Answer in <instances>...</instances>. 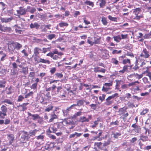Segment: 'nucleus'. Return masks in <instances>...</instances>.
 Masks as SVG:
<instances>
[{"mask_svg":"<svg viewBox=\"0 0 151 151\" xmlns=\"http://www.w3.org/2000/svg\"><path fill=\"white\" fill-rule=\"evenodd\" d=\"M37 132V130L35 129L33 131H30L29 132V134L30 136H30H35L36 133Z\"/></svg>","mask_w":151,"mask_h":151,"instance_id":"obj_34","label":"nucleus"},{"mask_svg":"<svg viewBox=\"0 0 151 151\" xmlns=\"http://www.w3.org/2000/svg\"><path fill=\"white\" fill-rule=\"evenodd\" d=\"M36 11L35 8L33 7H31L30 6H28L27 7V12H29L31 14L34 13Z\"/></svg>","mask_w":151,"mask_h":151,"instance_id":"obj_11","label":"nucleus"},{"mask_svg":"<svg viewBox=\"0 0 151 151\" xmlns=\"http://www.w3.org/2000/svg\"><path fill=\"white\" fill-rule=\"evenodd\" d=\"M108 18L109 19L112 21H116L117 20V18L116 17H112L111 15H109L108 16Z\"/></svg>","mask_w":151,"mask_h":151,"instance_id":"obj_44","label":"nucleus"},{"mask_svg":"<svg viewBox=\"0 0 151 151\" xmlns=\"http://www.w3.org/2000/svg\"><path fill=\"white\" fill-rule=\"evenodd\" d=\"M17 12L18 14L21 15H24L26 13L27 11V9H25V8L23 7H20L19 8V9L17 10Z\"/></svg>","mask_w":151,"mask_h":151,"instance_id":"obj_7","label":"nucleus"},{"mask_svg":"<svg viewBox=\"0 0 151 151\" xmlns=\"http://www.w3.org/2000/svg\"><path fill=\"white\" fill-rule=\"evenodd\" d=\"M57 127L58 128L61 129L63 126V124L61 123H58L57 124Z\"/></svg>","mask_w":151,"mask_h":151,"instance_id":"obj_62","label":"nucleus"},{"mask_svg":"<svg viewBox=\"0 0 151 151\" xmlns=\"http://www.w3.org/2000/svg\"><path fill=\"white\" fill-rule=\"evenodd\" d=\"M114 40L117 42H119L120 40H121V38L120 35L114 36Z\"/></svg>","mask_w":151,"mask_h":151,"instance_id":"obj_32","label":"nucleus"},{"mask_svg":"<svg viewBox=\"0 0 151 151\" xmlns=\"http://www.w3.org/2000/svg\"><path fill=\"white\" fill-rule=\"evenodd\" d=\"M40 50V49L38 47H35L34 49V53L35 55L37 56L39 55V51Z\"/></svg>","mask_w":151,"mask_h":151,"instance_id":"obj_31","label":"nucleus"},{"mask_svg":"<svg viewBox=\"0 0 151 151\" xmlns=\"http://www.w3.org/2000/svg\"><path fill=\"white\" fill-rule=\"evenodd\" d=\"M82 134V133H79L77 132H75L74 133L70 134L69 136L70 138H76L77 137H80Z\"/></svg>","mask_w":151,"mask_h":151,"instance_id":"obj_17","label":"nucleus"},{"mask_svg":"<svg viewBox=\"0 0 151 151\" xmlns=\"http://www.w3.org/2000/svg\"><path fill=\"white\" fill-rule=\"evenodd\" d=\"M24 98V97L22 95H19L18 97L17 101L18 102H20L22 101Z\"/></svg>","mask_w":151,"mask_h":151,"instance_id":"obj_56","label":"nucleus"},{"mask_svg":"<svg viewBox=\"0 0 151 151\" xmlns=\"http://www.w3.org/2000/svg\"><path fill=\"white\" fill-rule=\"evenodd\" d=\"M139 140H142L143 142H145L148 141L149 139L147 136L144 135L142 134H141L140 135V138Z\"/></svg>","mask_w":151,"mask_h":151,"instance_id":"obj_18","label":"nucleus"},{"mask_svg":"<svg viewBox=\"0 0 151 151\" xmlns=\"http://www.w3.org/2000/svg\"><path fill=\"white\" fill-rule=\"evenodd\" d=\"M143 17V15H137L135 16L133 18L134 19L139 20L141 18Z\"/></svg>","mask_w":151,"mask_h":151,"instance_id":"obj_52","label":"nucleus"},{"mask_svg":"<svg viewBox=\"0 0 151 151\" xmlns=\"http://www.w3.org/2000/svg\"><path fill=\"white\" fill-rule=\"evenodd\" d=\"M132 76H133L139 79L140 78H141L143 76L142 74L139 75L137 73H134L132 75Z\"/></svg>","mask_w":151,"mask_h":151,"instance_id":"obj_26","label":"nucleus"},{"mask_svg":"<svg viewBox=\"0 0 151 151\" xmlns=\"http://www.w3.org/2000/svg\"><path fill=\"white\" fill-rule=\"evenodd\" d=\"M118 95L119 94L118 93H116L111 96H109L108 98L106 99V101H107V100H110L115 97H117L118 96Z\"/></svg>","mask_w":151,"mask_h":151,"instance_id":"obj_23","label":"nucleus"},{"mask_svg":"<svg viewBox=\"0 0 151 151\" xmlns=\"http://www.w3.org/2000/svg\"><path fill=\"white\" fill-rule=\"evenodd\" d=\"M80 121L82 122H88L89 119H87L86 117L85 116L81 117L80 119Z\"/></svg>","mask_w":151,"mask_h":151,"instance_id":"obj_28","label":"nucleus"},{"mask_svg":"<svg viewBox=\"0 0 151 151\" xmlns=\"http://www.w3.org/2000/svg\"><path fill=\"white\" fill-rule=\"evenodd\" d=\"M66 91L65 90L62 89L61 86H58L57 88L56 91L54 92L52 96L58 94V96L61 98L65 97Z\"/></svg>","mask_w":151,"mask_h":151,"instance_id":"obj_3","label":"nucleus"},{"mask_svg":"<svg viewBox=\"0 0 151 151\" xmlns=\"http://www.w3.org/2000/svg\"><path fill=\"white\" fill-rule=\"evenodd\" d=\"M142 80L145 84L150 83V82L148 81V78L146 77H144L143 78Z\"/></svg>","mask_w":151,"mask_h":151,"instance_id":"obj_53","label":"nucleus"},{"mask_svg":"<svg viewBox=\"0 0 151 151\" xmlns=\"http://www.w3.org/2000/svg\"><path fill=\"white\" fill-rule=\"evenodd\" d=\"M119 121L117 120L114 122H112L110 123V125H113L118 126L119 125Z\"/></svg>","mask_w":151,"mask_h":151,"instance_id":"obj_49","label":"nucleus"},{"mask_svg":"<svg viewBox=\"0 0 151 151\" xmlns=\"http://www.w3.org/2000/svg\"><path fill=\"white\" fill-rule=\"evenodd\" d=\"M28 103H24L22 105V111H24L27 109L26 106L28 104Z\"/></svg>","mask_w":151,"mask_h":151,"instance_id":"obj_33","label":"nucleus"},{"mask_svg":"<svg viewBox=\"0 0 151 151\" xmlns=\"http://www.w3.org/2000/svg\"><path fill=\"white\" fill-rule=\"evenodd\" d=\"M34 93L32 91L30 92L25 96V98H27L33 95Z\"/></svg>","mask_w":151,"mask_h":151,"instance_id":"obj_40","label":"nucleus"},{"mask_svg":"<svg viewBox=\"0 0 151 151\" xmlns=\"http://www.w3.org/2000/svg\"><path fill=\"white\" fill-rule=\"evenodd\" d=\"M85 102V100L84 99L80 100L77 101V102L76 105L77 106H81L83 105Z\"/></svg>","mask_w":151,"mask_h":151,"instance_id":"obj_24","label":"nucleus"},{"mask_svg":"<svg viewBox=\"0 0 151 151\" xmlns=\"http://www.w3.org/2000/svg\"><path fill=\"white\" fill-rule=\"evenodd\" d=\"M149 111V109H144L140 113L141 115H144Z\"/></svg>","mask_w":151,"mask_h":151,"instance_id":"obj_46","label":"nucleus"},{"mask_svg":"<svg viewBox=\"0 0 151 151\" xmlns=\"http://www.w3.org/2000/svg\"><path fill=\"white\" fill-rule=\"evenodd\" d=\"M55 36V35L54 34H50L47 37V38L50 40H51Z\"/></svg>","mask_w":151,"mask_h":151,"instance_id":"obj_35","label":"nucleus"},{"mask_svg":"<svg viewBox=\"0 0 151 151\" xmlns=\"http://www.w3.org/2000/svg\"><path fill=\"white\" fill-rule=\"evenodd\" d=\"M56 71V68H51L50 71V73L52 74H54Z\"/></svg>","mask_w":151,"mask_h":151,"instance_id":"obj_64","label":"nucleus"},{"mask_svg":"<svg viewBox=\"0 0 151 151\" xmlns=\"http://www.w3.org/2000/svg\"><path fill=\"white\" fill-rule=\"evenodd\" d=\"M3 102L4 103H6L8 104L12 105L13 104V103L9 99H5L3 101Z\"/></svg>","mask_w":151,"mask_h":151,"instance_id":"obj_51","label":"nucleus"},{"mask_svg":"<svg viewBox=\"0 0 151 151\" xmlns=\"http://www.w3.org/2000/svg\"><path fill=\"white\" fill-rule=\"evenodd\" d=\"M27 114L29 116L31 117L30 118V119H32L34 121L38 119H40L41 118L39 115L37 114H32L29 112H28Z\"/></svg>","mask_w":151,"mask_h":151,"instance_id":"obj_9","label":"nucleus"},{"mask_svg":"<svg viewBox=\"0 0 151 151\" xmlns=\"http://www.w3.org/2000/svg\"><path fill=\"white\" fill-rule=\"evenodd\" d=\"M100 1L99 6L100 8H103L106 4V0H99Z\"/></svg>","mask_w":151,"mask_h":151,"instance_id":"obj_21","label":"nucleus"},{"mask_svg":"<svg viewBox=\"0 0 151 151\" xmlns=\"http://www.w3.org/2000/svg\"><path fill=\"white\" fill-rule=\"evenodd\" d=\"M133 130L136 133H139L141 131V128L140 127L138 126Z\"/></svg>","mask_w":151,"mask_h":151,"instance_id":"obj_50","label":"nucleus"},{"mask_svg":"<svg viewBox=\"0 0 151 151\" xmlns=\"http://www.w3.org/2000/svg\"><path fill=\"white\" fill-rule=\"evenodd\" d=\"M56 88V86L55 85L53 84L51 87L52 91V95L53 93L54 92H55V91H55V89Z\"/></svg>","mask_w":151,"mask_h":151,"instance_id":"obj_58","label":"nucleus"},{"mask_svg":"<svg viewBox=\"0 0 151 151\" xmlns=\"http://www.w3.org/2000/svg\"><path fill=\"white\" fill-rule=\"evenodd\" d=\"M150 56L149 52L145 48H143L141 53L140 55V56L144 58H147Z\"/></svg>","mask_w":151,"mask_h":151,"instance_id":"obj_6","label":"nucleus"},{"mask_svg":"<svg viewBox=\"0 0 151 151\" xmlns=\"http://www.w3.org/2000/svg\"><path fill=\"white\" fill-rule=\"evenodd\" d=\"M27 70L28 68H26L23 67L22 68V72L24 74H26L27 72Z\"/></svg>","mask_w":151,"mask_h":151,"instance_id":"obj_61","label":"nucleus"},{"mask_svg":"<svg viewBox=\"0 0 151 151\" xmlns=\"http://www.w3.org/2000/svg\"><path fill=\"white\" fill-rule=\"evenodd\" d=\"M5 6L6 4L4 2H0V7H1L3 11L5 9Z\"/></svg>","mask_w":151,"mask_h":151,"instance_id":"obj_48","label":"nucleus"},{"mask_svg":"<svg viewBox=\"0 0 151 151\" xmlns=\"http://www.w3.org/2000/svg\"><path fill=\"white\" fill-rule=\"evenodd\" d=\"M37 100L38 102H40L43 105H47V102L45 101L47 100V98L42 95L39 94L38 95L37 97Z\"/></svg>","mask_w":151,"mask_h":151,"instance_id":"obj_4","label":"nucleus"},{"mask_svg":"<svg viewBox=\"0 0 151 151\" xmlns=\"http://www.w3.org/2000/svg\"><path fill=\"white\" fill-rule=\"evenodd\" d=\"M57 131V129L54 126H52V127H50L49 129H48L47 132L48 133H55Z\"/></svg>","mask_w":151,"mask_h":151,"instance_id":"obj_12","label":"nucleus"},{"mask_svg":"<svg viewBox=\"0 0 151 151\" xmlns=\"http://www.w3.org/2000/svg\"><path fill=\"white\" fill-rule=\"evenodd\" d=\"M130 62H131L130 59H127L123 60L122 63L124 64H125L127 63H129V64H130Z\"/></svg>","mask_w":151,"mask_h":151,"instance_id":"obj_41","label":"nucleus"},{"mask_svg":"<svg viewBox=\"0 0 151 151\" xmlns=\"http://www.w3.org/2000/svg\"><path fill=\"white\" fill-rule=\"evenodd\" d=\"M111 63L114 64L116 65H118V61L115 58H113L112 59Z\"/></svg>","mask_w":151,"mask_h":151,"instance_id":"obj_45","label":"nucleus"},{"mask_svg":"<svg viewBox=\"0 0 151 151\" xmlns=\"http://www.w3.org/2000/svg\"><path fill=\"white\" fill-rule=\"evenodd\" d=\"M129 66L125 65L123 67V69L122 70H120L119 71V73H124L125 71H128V68L129 67Z\"/></svg>","mask_w":151,"mask_h":151,"instance_id":"obj_25","label":"nucleus"},{"mask_svg":"<svg viewBox=\"0 0 151 151\" xmlns=\"http://www.w3.org/2000/svg\"><path fill=\"white\" fill-rule=\"evenodd\" d=\"M55 78H61L63 77V75L61 73H56L55 74Z\"/></svg>","mask_w":151,"mask_h":151,"instance_id":"obj_37","label":"nucleus"},{"mask_svg":"<svg viewBox=\"0 0 151 151\" xmlns=\"http://www.w3.org/2000/svg\"><path fill=\"white\" fill-rule=\"evenodd\" d=\"M141 10L139 8H137L136 9H134L133 13L136 16L139 14V13L141 12Z\"/></svg>","mask_w":151,"mask_h":151,"instance_id":"obj_22","label":"nucleus"},{"mask_svg":"<svg viewBox=\"0 0 151 151\" xmlns=\"http://www.w3.org/2000/svg\"><path fill=\"white\" fill-rule=\"evenodd\" d=\"M106 95L103 94L102 95V96H100L99 97V99L101 101H102L105 99Z\"/></svg>","mask_w":151,"mask_h":151,"instance_id":"obj_57","label":"nucleus"},{"mask_svg":"<svg viewBox=\"0 0 151 151\" xmlns=\"http://www.w3.org/2000/svg\"><path fill=\"white\" fill-rule=\"evenodd\" d=\"M50 119L49 120V122H52L54 119H57V116L54 113H52L50 114Z\"/></svg>","mask_w":151,"mask_h":151,"instance_id":"obj_14","label":"nucleus"},{"mask_svg":"<svg viewBox=\"0 0 151 151\" xmlns=\"http://www.w3.org/2000/svg\"><path fill=\"white\" fill-rule=\"evenodd\" d=\"M145 39H148L149 38H151V35L150 33L145 34V36L143 37Z\"/></svg>","mask_w":151,"mask_h":151,"instance_id":"obj_59","label":"nucleus"},{"mask_svg":"<svg viewBox=\"0 0 151 151\" xmlns=\"http://www.w3.org/2000/svg\"><path fill=\"white\" fill-rule=\"evenodd\" d=\"M37 83H34L32 84L31 86V88L34 90L36 89L37 88Z\"/></svg>","mask_w":151,"mask_h":151,"instance_id":"obj_60","label":"nucleus"},{"mask_svg":"<svg viewBox=\"0 0 151 151\" xmlns=\"http://www.w3.org/2000/svg\"><path fill=\"white\" fill-rule=\"evenodd\" d=\"M13 19V18L12 17L8 18L2 17L1 18V20L2 22L7 23L10 22Z\"/></svg>","mask_w":151,"mask_h":151,"instance_id":"obj_15","label":"nucleus"},{"mask_svg":"<svg viewBox=\"0 0 151 151\" xmlns=\"http://www.w3.org/2000/svg\"><path fill=\"white\" fill-rule=\"evenodd\" d=\"M122 51L121 50H114L112 51V54L113 55L115 54H118L121 53Z\"/></svg>","mask_w":151,"mask_h":151,"instance_id":"obj_43","label":"nucleus"},{"mask_svg":"<svg viewBox=\"0 0 151 151\" xmlns=\"http://www.w3.org/2000/svg\"><path fill=\"white\" fill-rule=\"evenodd\" d=\"M112 85V82H110L109 83H105L104 84V86L105 87H109L110 86H111Z\"/></svg>","mask_w":151,"mask_h":151,"instance_id":"obj_55","label":"nucleus"},{"mask_svg":"<svg viewBox=\"0 0 151 151\" xmlns=\"http://www.w3.org/2000/svg\"><path fill=\"white\" fill-rule=\"evenodd\" d=\"M11 29L10 27H5L4 25L0 24V31L2 32H5L7 30H9Z\"/></svg>","mask_w":151,"mask_h":151,"instance_id":"obj_16","label":"nucleus"},{"mask_svg":"<svg viewBox=\"0 0 151 151\" xmlns=\"http://www.w3.org/2000/svg\"><path fill=\"white\" fill-rule=\"evenodd\" d=\"M111 88L109 87L103 86V87L102 90L104 92H107Z\"/></svg>","mask_w":151,"mask_h":151,"instance_id":"obj_47","label":"nucleus"},{"mask_svg":"<svg viewBox=\"0 0 151 151\" xmlns=\"http://www.w3.org/2000/svg\"><path fill=\"white\" fill-rule=\"evenodd\" d=\"M22 47V45L19 43L17 42H13L11 43L10 48L12 50L9 48V51L11 54L17 53V51L14 50L16 49L17 50H19Z\"/></svg>","mask_w":151,"mask_h":151,"instance_id":"obj_2","label":"nucleus"},{"mask_svg":"<svg viewBox=\"0 0 151 151\" xmlns=\"http://www.w3.org/2000/svg\"><path fill=\"white\" fill-rule=\"evenodd\" d=\"M59 25L61 27H63L65 26H68V24L65 22H63L59 23Z\"/></svg>","mask_w":151,"mask_h":151,"instance_id":"obj_36","label":"nucleus"},{"mask_svg":"<svg viewBox=\"0 0 151 151\" xmlns=\"http://www.w3.org/2000/svg\"><path fill=\"white\" fill-rule=\"evenodd\" d=\"M84 3L86 5L91 6L92 7H93L94 5L93 3L90 1L86 0L85 2Z\"/></svg>","mask_w":151,"mask_h":151,"instance_id":"obj_27","label":"nucleus"},{"mask_svg":"<svg viewBox=\"0 0 151 151\" xmlns=\"http://www.w3.org/2000/svg\"><path fill=\"white\" fill-rule=\"evenodd\" d=\"M7 139L9 140V145H12L14 139V135L12 134H7Z\"/></svg>","mask_w":151,"mask_h":151,"instance_id":"obj_10","label":"nucleus"},{"mask_svg":"<svg viewBox=\"0 0 151 151\" xmlns=\"http://www.w3.org/2000/svg\"><path fill=\"white\" fill-rule=\"evenodd\" d=\"M114 135V137L115 139H117L118 137L121 135V134L119 132H116L113 134Z\"/></svg>","mask_w":151,"mask_h":151,"instance_id":"obj_39","label":"nucleus"},{"mask_svg":"<svg viewBox=\"0 0 151 151\" xmlns=\"http://www.w3.org/2000/svg\"><path fill=\"white\" fill-rule=\"evenodd\" d=\"M30 138L29 134L27 132H24L23 134L22 135L21 139L23 141H27Z\"/></svg>","mask_w":151,"mask_h":151,"instance_id":"obj_8","label":"nucleus"},{"mask_svg":"<svg viewBox=\"0 0 151 151\" xmlns=\"http://www.w3.org/2000/svg\"><path fill=\"white\" fill-rule=\"evenodd\" d=\"M63 115L65 116H67L68 115L69 111L66 109L65 110H63Z\"/></svg>","mask_w":151,"mask_h":151,"instance_id":"obj_54","label":"nucleus"},{"mask_svg":"<svg viewBox=\"0 0 151 151\" xmlns=\"http://www.w3.org/2000/svg\"><path fill=\"white\" fill-rule=\"evenodd\" d=\"M91 133L93 134V135L92 137L91 140L95 141L97 140L98 141H101L104 138L103 137H100L102 134V132L99 129L97 131H92L91 132Z\"/></svg>","mask_w":151,"mask_h":151,"instance_id":"obj_1","label":"nucleus"},{"mask_svg":"<svg viewBox=\"0 0 151 151\" xmlns=\"http://www.w3.org/2000/svg\"><path fill=\"white\" fill-rule=\"evenodd\" d=\"M53 107L54 106L52 104H50L46 107V108L45 109V112H49L52 110Z\"/></svg>","mask_w":151,"mask_h":151,"instance_id":"obj_19","label":"nucleus"},{"mask_svg":"<svg viewBox=\"0 0 151 151\" xmlns=\"http://www.w3.org/2000/svg\"><path fill=\"white\" fill-rule=\"evenodd\" d=\"M101 22L104 25H107V22L105 17H103L102 18Z\"/></svg>","mask_w":151,"mask_h":151,"instance_id":"obj_38","label":"nucleus"},{"mask_svg":"<svg viewBox=\"0 0 151 151\" xmlns=\"http://www.w3.org/2000/svg\"><path fill=\"white\" fill-rule=\"evenodd\" d=\"M46 96L47 98V100H49L51 98V96L50 95V93L49 92H46V94L45 95Z\"/></svg>","mask_w":151,"mask_h":151,"instance_id":"obj_42","label":"nucleus"},{"mask_svg":"<svg viewBox=\"0 0 151 151\" xmlns=\"http://www.w3.org/2000/svg\"><path fill=\"white\" fill-rule=\"evenodd\" d=\"M40 27V25L37 22H35L34 23H31L30 25V27L31 29L35 28L38 29Z\"/></svg>","mask_w":151,"mask_h":151,"instance_id":"obj_13","label":"nucleus"},{"mask_svg":"<svg viewBox=\"0 0 151 151\" xmlns=\"http://www.w3.org/2000/svg\"><path fill=\"white\" fill-rule=\"evenodd\" d=\"M1 111H0V118L4 119V116L7 115V108L5 106L3 105L1 108Z\"/></svg>","mask_w":151,"mask_h":151,"instance_id":"obj_5","label":"nucleus"},{"mask_svg":"<svg viewBox=\"0 0 151 151\" xmlns=\"http://www.w3.org/2000/svg\"><path fill=\"white\" fill-rule=\"evenodd\" d=\"M47 63L50 64V62L49 60H46L40 58L39 59L37 60V63Z\"/></svg>","mask_w":151,"mask_h":151,"instance_id":"obj_20","label":"nucleus"},{"mask_svg":"<svg viewBox=\"0 0 151 151\" xmlns=\"http://www.w3.org/2000/svg\"><path fill=\"white\" fill-rule=\"evenodd\" d=\"M82 114V112L79 111L75 113L73 116V117L74 118H76L77 117L81 116Z\"/></svg>","mask_w":151,"mask_h":151,"instance_id":"obj_30","label":"nucleus"},{"mask_svg":"<svg viewBox=\"0 0 151 151\" xmlns=\"http://www.w3.org/2000/svg\"><path fill=\"white\" fill-rule=\"evenodd\" d=\"M100 37H94V44H100Z\"/></svg>","mask_w":151,"mask_h":151,"instance_id":"obj_29","label":"nucleus"},{"mask_svg":"<svg viewBox=\"0 0 151 151\" xmlns=\"http://www.w3.org/2000/svg\"><path fill=\"white\" fill-rule=\"evenodd\" d=\"M102 144V143L101 142H95L94 143V145L95 146L96 145L99 148L100 146Z\"/></svg>","mask_w":151,"mask_h":151,"instance_id":"obj_63","label":"nucleus"}]
</instances>
